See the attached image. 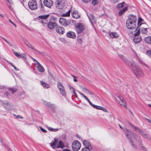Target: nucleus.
<instances>
[{
  "mask_svg": "<svg viewBox=\"0 0 151 151\" xmlns=\"http://www.w3.org/2000/svg\"><path fill=\"white\" fill-rule=\"evenodd\" d=\"M137 18L136 16L133 14L129 15V18L127 21L126 25L127 27L129 29H134V31L137 30L136 27V22Z\"/></svg>",
  "mask_w": 151,
  "mask_h": 151,
  "instance_id": "f257e3e1",
  "label": "nucleus"
},
{
  "mask_svg": "<svg viewBox=\"0 0 151 151\" xmlns=\"http://www.w3.org/2000/svg\"><path fill=\"white\" fill-rule=\"evenodd\" d=\"M127 138L130 142V143L133 147H136V144L137 140L134 137V135L131 131L127 128H124L123 129Z\"/></svg>",
  "mask_w": 151,
  "mask_h": 151,
  "instance_id": "f03ea898",
  "label": "nucleus"
},
{
  "mask_svg": "<svg viewBox=\"0 0 151 151\" xmlns=\"http://www.w3.org/2000/svg\"><path fill=\"white\" fill-rule=\"evenodd\" d=\"M131 65L133 72L137 77L142 76H144L143 71L139 66L135 63H132Z\"/></svg>",
  "mask_w": 151,
  "mask_h": 151,
  "instance_id": "7ed1b4c3",
  "label": "nucleus"
},
{
  "mask_svg": "<svg viewBox=\"0 0 151 151\" xmlns=\"http://www.w3.org/2000/svg\"><path fill=\"white\" fill-rule=\"evenodd\" d=\"M128 123L133 129H134L135 131L140 134L143 137L147 139H149V138L147 134L143 132L141 129L137 127L134 126L129 121H128Z\"/></svg>",
  "mask_w": 151,
  "mask_h": 151,
  "instance_id": "20e7f679",
  "label": "nucleus"
},
{
  "mask_svg": "<svg viewBox=\"0 0 151 151\" xmlns=\"http://www.w3.org/2000/svg\"><path fill=\"white\" fill-rule=\"evenodd\" d=\"M128 123L133 129H134L135 131L140 134L143 137L147 139H149V138L147 134L143 132L141 129L137 127L134 126L129 121H128Z\"/></svg>",
  "mask_w": 151,
  "mask_h": 151,
  "instance_id": "39448f33",
  "label": "nucleus"
},
{
  "mask_svg": "<svg viewBox=\"0 0 151 151\" xmlns=\"http://www.w3.org/2000/svg\"><path fill=\"white\" fill-rule=\"evenodd\" d=\"M140 28H139L137 31L134 34V41L136 43H138L140 42L142 40V38L141 37L138 36L140 33Z\"/></svg>",
  "mask_w": 151,
  "mask_h": 151,
  "instance_id": "423d86ee",
  "label": "nucleus"
},
{
  "mask_svg": "<svg viewBox=\"0 0 151 151\" xmlns=\"http://www.w3.org/2000/svg\"><path fill=\"white\" fill-rule=\"evenodd\" d=\"M72 147L74 151H77L80 148L81 144L78 141L75 140L73 142Z\"/></svg>",
  "mask_w": 151,
  "mask_h": 151,
  "instance_id": "0eeeda50",
  "label": "nucleus"
},
{
  "mask_svg": "<svg viewBox=\"0 0 151 151\" xmlns=\"http://www.w3.org/2000/svg\"><path fill=\"white\" fill-rule=\"evenodd\" d=\"M57 86L58 88L60 90V94L63 96H65L66 95V93L63 84L60 83L58 82L57 83Z\"/></svg>",
  "mask_w": 151,
  "mask_h": 151,
  "instance_id": "6e6552de",
  "label": "nucleus"
},
{
  "mask_svg": "<svg viewBox=\"0 0 151 151\" xmlns=\"http://www.w3.org/2000/svg\"><path fill=\"white\" fill-rule=\"evenodd\" d=\"M28 4L29 8L32 10H35L37 9V3L35 1H29Z\"/></svg>",
  "mask_w": 151,
  "mask_h": 151,
  "instance_id": "1a4fd4ad",
  "label": "nucleus"
},
{
  "mask_svg": "<svg viewBox=\"0 0 151 151\" xmlns=\"http://www.w3.org/2000/svg\"><path fill=\"white\" fill-rule=\"evenodd\" d=\"M1 103L0 104L3 106L4 108L7 110H10L11 109L10 104L8 101L6 100L3 101L0 100Z\"/></svg>",
  "mask_w": 151,
  "mask_h": 151,
  "instance_id": "9d476101",
  "label": "nucleus"
},
{
  "mask_svg": "<svg viewBox=\"0 0 151 151\" xmlns=\"http://www.w3.org/2000/svg\"><path fill=\"white\" fill-rule=\"evenodd\" d=\"M75 27L76 31L78 33L82 32L84 29L83 26L81 23L76 24L75 25Z\"/></svg>",
  "mask_w": 151,
  "mask_h": 151,
  "instance_id": "9b49d317",
  "label": "nucleus"
},
{
  "mask_svg": "<svg viewBox=\"0 0 151 151\" xmlns=\"http://www.w3.org/2000/svg\"><path fill=\"white\" fill-rule=\"evenodd\" d=\"M59 22L61 25L65 26H68L70 24V22L63 18H60L59 20Z\"/></svg>",
  "mask_w": 151,
  "mask_h": 151,
  "instance_id": "f8f14e48",
  "label": "nucleus"
},
{
  "mask_svg": "<svg viewBox=\"0 0 151 151\" xmlns=\"http://www.w3.org/2000/svg\"><path fill=\"white\" fill-rule=\"evenodd\" d=\"M55 7L59 9H62L63 7V4L62 0H57L55 3Z\"/></svg>",
  "mask_w": 151,
  "mask_h": 151,
  "instance_id": "ddd939ff",
  "label": "nucleus"
},
{
  "mask_svg": "<svg viewBox=\"0 0 151 151\" xmlns=\"http://www.w3.org/2000/svg\"><path fill=\"white\" fill-rule=\"evenodd\" d=\"M43 3L45 6L49 8L53 4V1L52 0H44Z\"/></svg>",
  "mask_w": 151,
  "mask_h": 151,
  "instance_id": "4468645a",
  "label": "nucleus"
},
{
  "mask_svg": "<svg viewBox=\"0 0 151 151\" xmlns=\"http://www.w3.org/2000/svg\"><path fill=\"white\" fill-rule=\"evenodd\" d=\"M37 67L38 68V70L41 72H43L45 70L44 68L40 64V63L37 61H36Z\"/></svg>",
  "mask_w": 151,
  "mask_h": 151,
  "instance_id": "2eb2a0df",
  "label": "nucleus"
},
{
  "mask_svg": "<svg viewBox=\"0 0 151 151\" xmlns=\"http://www.w3.org/2000/svg\"><path fill=\"white\" fill-rule=\"evenodd\" d=\"M47 26L49 29H53L55 27H56L57 24L55 22H50L47 24Z\"/></svg>",
  "mask_w": 151,
  "mask_h": 151,
  "instance_id": "dca6fc26",
  "label": "nucleus"
},
{
  "mask_svg": "<svg viewBox=\"0 0 151 151\" xmlns=\"http://www.w3.org/2000/svg\"><path fill=\"white\" fill-rule=\"evenodd\" d=\"M67 36L73 39H75L76 37L75 33L71 31H69L66 34Z\"/></svg>",
  "mask_w": 151,
  "mask_h": 151,
  "instance_id": "f3484780",
  "label": "nucleus"
},
{
  "mask_svg": "<svg viewBox=\"0 0 151 151\" xmlns=\"http://www.w3.org/2000/svg\"><path fill=\"white\" fill-rule=\"evenodd\" d=\"M87 15L91 24L95 22L96 19L93 14H91L89 15L87 14Z\"/></svg>",
  "mask_w": 151,
  "mask_h": 151,
  "instance_id": "a211bd4d",
  "label": "nucleus"
},
{
  "mask_svg": "<svg viewBox=\"0 0 151 151\" xmlns=\"http://www.w3.org/2000/svg\"><path fill=\"white\" fill-rule=\"evenodd\" d=\"M56 32L60 34H63L64 29L62 27L58 26L56 28Z\"/></svg>",
  "mask_w": 151,
  "mask_h": 151,
  "instance_id": "6ab92c4d",
  "label": "nucleus"
},
{
  "mask_svg": "<svg viewBox=\"0 0 151 151\" xmlns=\"http://www.w3.org/2000/svg\"><path fill=\"white\" fill-rule=\"evenodd\" d=\"M83 143L84 146H85V147L92 149L91 144L90 142L86 140H83Z\"/></svg>",
  "mask_w": 151,
  "mask_h": 151,
  "instance_id": "aec40b11",
  "label": "nucleus"
},
{
  "mask_svg": "<svg viewBox=\"0 0 151 151\" xmlns=\"http://www.w3.org/2000/svg\"><path fill=\"white\" fill-rule=\"evenodd\" d=\"M58 140L56 139H54V141L50 143V145L52 147L53 149H55L57 148V144L58 143Z\"/></svg>",
  "mask_w": 151,
  "mask_h": 151,
  "instance_id": "412c9836",
  "label": "nucleus"
},
{
  "mask_svg": "<svg viewBox=\"0 0 151 151\" xmlns=\"http://www.w3.org/2000/svg\"><path fill=\"white\" fill-rule=\"evenodd\" d=\"M144 20L141 17H139L138 19L137 25L138 27H137V29L142 24L144 23Z\"/></svg>",
  "mask_w": 151,
  "mask_h": 151,
  "instance_id": "4be33fe9",
  "label": "nucleus"
},
{
  "mask_svg": "<svg viewBox=\"0 0 151 151\" xmlns=\"http://www.w3.org/2000/svg\"><path fill=\"white\" fill-rule=\"evenodd\" d=\"M127 10V7H125L124 9L120 10L118 13L119 16H122L124 15L125 12Z\"/></svg>",
  "mask_w": 151,
  "mask_h": 151,
  "instance_id": "5701e85b",
  "label": "nucleus"
},
{
  "mask_svg": "<svg viewBox=\"0 0 151 151\" xmlns=\"http://www.w3.org/2000/svg\"><path fill=\"white\" fill-rule=\"evenodd\" d=\"M137 142H138V143L140 145H141L140 147V149L141 150H142L143 151H146V148H145V147H143L142 145V140L140 139H139L137 140ZM137 142L136 144H137ZM136 147H137V146L136 145V147H135V148H136Z\"/></svg>",
  "mask_w": 151,
  "mask_h": 151,
  "instance_id": "b1692460",
  "label": "nucleus"
},
{
  "mask_svg": "<svg viewBox=\"0 0 151 151\" xmlns=\"http://www.w3.org/2000/svg\"><path fill=\"white\" fill-rule=\"evenodd\" d=\"M119 56L122 59L124 62L126 64H127L128 63V60L127 58L123 55L122 54H119Z\"/></svg>",
  "mask_w": 151,
  "mask_h": 151,
  "instance_id": "393cba45",
  "label": "nucleus"
},
{
  "mask_svg": "<svg viewBox=\"0 0 151 151\" xmlns=\"http://www.w3.org/2000/svg\"><path fill=\"white\" fill-rule=\"evenodd\" d=\"M58 144L59 145L57 146V148H61V149H63L64 147L65 146L64 143L61 140L59 141Z\"/></svg>",
  "mask_w": 151,
  "mask_h": 151,
  "instance_id": "a878e982",
  "label": "nucleus"
},
{
  "mask_svg": "<svg viewBox=\"0 0 151 151\" xmlns=\"http://www.w3.org/2000/svg\"><path fill=\"white\" fill-rule=\"evenodd\" d=\"M72 15L74 18L78 19L80 18V16L76 13V12H73L72 13Z\"/></svg>",
  "mask_w": 151,
  "mask_h": 151,
  "instance_id": "bb28decb",
  "label": "nucleus"
},
{
  "mask_svg": "<svg viewBox=\"0 0 151 151\" xmlns=\"http://www.w3.org/2000/svg\"><path fill=\"white\" fill-rule=\"evenodd\" d=\"M40 83L42 86L45 88H48L50 87V85L43 81H41Z\"/></svg>",
  "mask_w": 151,
  "mask_h": 151,
  "instance_id": "cd10ccee",
  "label": "nucleus"
},
{
  "mask_svg": "<svg viewBox=\"0 0 151 151\" xmlns=\"http://www.w3.org/2000/svg\"><path fill=\"white\" fill-rule=\"evenodd\" d=\"M25 44L29 47L30 48L32 49L33 50L35 51H36V52H37L38 53H40V51H39L38 50H37L36 49L34 48V47L32 45L30 44V43L28 42L27 43H25Z\"/></svg>",
  "mask_w": 151,
  "mask_h": 151,
  "instance_id": "c85d7f7f",
  "label": "nucleus"
},
{
  "mask_svg": "<svg viewBox=\"0 0 151 151\" xmlns=\"http://www.w3.org/2000/svg\"><path fill=\"white\" fill-rule=\"evenodd\" d=\"M81 87V88L82 89V90L84 92L89 95L93 94V93H92L90 92L86 88L83 87L82 86Z\"/></svg>",
  "mask_w": 151,
  "mask_h": 151,
  "instance_id": "c756f323",
  "label": "nucleus"
},
{
  "mask_svg": "<svg viewBox=\"0 0 151 151\" xmlns=\"http://www.w3.org/2000/svg\"><path fill=\"white\" fill-rule=\"evenodd\" d=\"M109 35L111 38H115L118 37V35L116 32H111L109 34Z\"/></svg>",
  "mask_w": 151,
  "mask_h": 151,
  "instance_id": "7c9ffc66",
  "label": "nucleus"
},
{
  "mask_svg": "<svg viewBox=\"0 0 151 151\" xmlns=\"http://www.w3.org/2000/svg\"><path fill=\"white\" fill-rule=\"evenodd\" d=\"M144 40L146 43L151 44V36H148L145 37Z\"/></svg>",
  "mask_w": 151,
  "mask_h": 151,
  "instance_id": "2f4dec72",
  "label": "nucleus"
},
{
  "mask_svg": "<svg viewBox=\"0 0 151 151\" xmlns=\"http://www.w3.org/2000/svg\"><path fill=\"white\" fill-rule=\"evenodd\" d=\"M49 16V14H47V15H42L40 16L39 17V18L40 19H46Z\"/></svg>",
  "mask_w": 151,
  "mask_h": 151,
  "instance_id": "473e14b6",
  "label": "nucleus"
},
{
  "mask_svg": "<svg viewBox=\"0 0 151 151\" xmlns=\"http://www.w3.org/2000/svg\"><path fill=\"white\" fill-rule=\"evenodd\" d=\"M125 2H123L119 4L117 6V8L119 9H120V8H122L124 6V4Z\"/></svg>",
  "mask_w": 151,
  "mask_h": 151,
  "instance_id": "72a5a7b5",
  "label": "nucleus"
},
{
  "mask_svg": "<svg viewBox=\"0 0 151 151\" xmlns=\"http://www.w3.org/2000/svg\"><path fill=\"white\" fill-rule=\"evenodd\" d=\"M40 22L42 24L44 25V26H45V24H47V22L46 19H39Z\"/></svg>",
  "mask_w": 151,
  "mask_h": 151,
  "instance_id": "f704fd0d",
  "label": "nucleus"
},
{
  "mask_svg": "<svg viewBox=\"0 0 151 151\" xmlns=\"http://www.w3.org/2000/svg\"><path fill=\"white\" fill-rule=\"evenodd\" d=\"M119 104L121 105L122 106L124 107L125 108H127V104L124 100L122 101H120L119 102Z\"/></svg>",
  "mask_w": 151,
  "mask_h": 151,
  "instance_id": "c9c22d12",
  "label": "nucleus"
},
{
  "mask_svg": "<svg viewBox=\"0 0 151 151\" xmlns=\"http://www.w3.org/2000/svg\"><path fill=\"white\" fill-rule=\"evenodd\" d=\"M48 129L50 131L55 132L58 130L59 129L58 128L53 129L51 127H47Z\"/></svg>",
  "mask_w": 151,
  "mask_h": 151,
  "instance_id": "e433bc0d",
  "label": "nucleus"
},
{
  "mask_svg": "<svg viewBox=\"0 0 151 151\" xmlns=\"http://www.w3.org/2000/svg\"><path fill=\"white\" fill-rule=\"evenodd\" d=\"M71 12L70 10H69L68 12L65 13L63 14V17H68L70 16V13Z\"/></svg>",
  "mask_w": 151,
  "mask_h": 151,
  "instance_id": "4c0bfd02",
  "label": "nucleus"
},
{
  "mask_svg": "<svg viewBox=\"0 0 151 151\" xmlns=\"http://www.w3.org/2000/svg\"><path fill=\"white\" fill-rule=\"evenodd\" d=\"M141 32L142 33L145 34L148 31L147 28H142L141 29Z\"/></svg>",
  "mask_w": 151,
  "mask_h": 151,
  "instance_id": "58836bf2",
  "label": "nucleus"
},
{
  "mask_svg": "<svg viewBox=\"0 0 151 151\" xmlns=\"http://www.w3.org/2000/svg\"><path fill=\"white\" fill-rule=\"evenodd\" d=\"M19 58H23L24 59L26 60L27 58V56L24 53L20 54V56Z\"/></svg>",
  "mask_w": 151,
  "mask_h": 151,
  "instance_id": "ea45409f",
  "label": "nucleus"
},
{
  "mask_svg": "<svg viewBox=\"0 0 151 151\" xmlns=\"http://www.w3.org/2000/svg\"><path fill=\"white\" fill-rule=\"evenodd\" d=\"M147 51H150L149 50H148V48L147 47H145L142 50V51L143 52L145 53L146 54H147Z\"/></svg>",
  "mask_w": 151,
  "mask_h": 151,
  "instance_id": "a19ab883",
  "label": "nucleus"
},
{
  "mask_svg": "<svg viewBox=\"0 0 151 151\" xmlns=\"http://www.w3.org/2000/svg\"><path fill=\"white\" fill-rule=\"evenodd\" d=\"M9 90L12 93H13L16 91L17 89L14 88H9Z\"/></svg>",
  "mask_w": 151,
  "mask_h": 151,
  "instance_id": "79ce46f5",
  "label": "nucleus"
},
{
  "mask_svg": "<svg viewBox=\"0 0 151 151\" xmlns=\"http://www.w3.org/2000/svg\"><path fill=\"white\" fill-rule=\"evenodd\" d=\"M98 0H93L92 1V4L94 5H95L97 4H98Z\"/></svg>",
  "mask_w": 151,
  "mask_h": 151,
  "instance_id": "37998d69",
  "label": "nucleus"
},
{
  "mask_svg": "<svg viewBox=\"0 0 151 151\" xmlns=\"http://www.w3.org/2000/svg\"><path fill=\"white\" fill-rule=\"evenodd\" d=\"M2 38L6 42L9 46H12L13 45H12L10 42H9L8 41H7L5 38H4L2 37Z\"/></svg>",
  "mask_w": 151,
  "mask_h": 151,
  "instance_id": "c03bdc74",
  "label": "nucleus"
},
{
  "mask_svg": "<svg viewBox=\"0 0 151 151\" xmlns=\"http://www.w3.org/2000/svg\"><path fill=\"white\" fill-rule=\"evenodd\" d=\"M94 108L96 109H101V106H97L96 105H95L94 104H93V106H92Z\"/></svg>",
  "mask_w": 151,
  "mask_h": 151,
  "instance_id": "a18cd8bd",
  "label": "nucleus"
},
{
  "mask_svg": "<svg viewBox=\"0 0 151 151\" xmlns=\"http://www.w3.org/2000/svg\"><path fill=\"white\" fill-rule=\"evenodd\" d=\"M91 149L87 147H84L83 148L81 151H90V150Z\"/></svg>",
  "mask_w": 151,
  "mask_h": 151,
  "instance_id": "49530a36",
  "label": "nucleus"
},
{
  "mask_svg": "<svg viewBox=\"0 0 151 151\" xmlns=\"http://www.w3.org/2000/svg\"><path fill=\"white\" fill-rule=\"evenodd\" d=\"M69 87L70 88V89H72L73 90V93H74L76 95V97H77V95H76V92H75V90H74V88H73V87H72L70 86H69Z\"/></svg>",
  "mask_w": 151,
  "mask_h": 151,
  "instance_id": "de8ad7c7",
  "label": "nucleus"
},
{
  "mask_svg": "<svg viewBox=\"0 0 151 151\" xmlns=\"http://www.w3.org/2000/svg\"><path fill=\"white\" fill-rule=\"evenodd\" d=\"M78 93L81 95L82 96H83V97H84V98L86 100H87L88 99V98L86 96H85L83 93H82L81 92H80L79 91H78Z\"/></svg>",
  "mask_w": 151,
  "mask_h": 151,
  "instance_id": "09e8293b",
  "label": "nucleus"
},
{
  "mask_svg": "<svg viewBox=\"0 0 151 151\" xmlns=\"http://www.w3.org/2000/svg\"><path fill=\"white\" fill-rule=\"evenodd\" d=\"M14 55L17 57L19 58L20 56V54H19L17 52H14Z\"/></svg>",
  "mask_w": 151,
  "mask_h": 151,
  "instance_id": "8fccbe9b",
  "label": "nucleus"
},
{
  "mask_svg": "<svg viewBox=\"0 0 151 151\" xmlns=\"http://www.w3.org/2000/svg\"><path fill=\"white\" fill-rule=\"evenodd\" d=\"M117 97L119 99H120L121 101H122L124 100V98L121 96H117Z\"/></svg>",
  "mask_w": 151,
  "mask_h": 151,
  "instance_id": "3c124183",
  "label": "nucleus"
},
{
  "mask_svg": "<svg viewBox=\"0 0 151 151\" xmlns=\"http://www.w3.org/2000/svg\"><path fill=\"white\" fill-rule=\"evenodd\" d=\"M39 127L40 129L42 132H47L46 130L45 129H44L41 126H40Z\"/></svg>",
  "mask_w": 151,
  "mask_h": 151,
  "instance_id": "603ef678",
  "label": "nucleus"
},
{
  "mask_svg": "<svg viewBox=\"0 0 151 151\" xmlns=\"http://www.w3.org/2000/svg\"><path fill=\"white\" fill-rule=\"evenodd\" d=\"M100 110H101L105 112H106L107 111V110L106 108L102 107H101Z\"/></svg>",
  "mask_w": 151,
  "mask_h": 151,
  "instance_id": "864d4df0",
  "label": "nucleus"
},
{
  "mask_svg": "<svg viewBox=\"0 0 151 151\" xmlns=\"http://www.w3.org/2000/svg\"><path fill=\"white\" fill-rule=\"evenodd\" d=\"M14 115L17 118L22 119H23V117L19 115H15V114H14Z\"/></svg>",
  "mask_w": 151,
  "mask_h": 151,
  "instance_id": "5fc2aeb1",
  "label": "nucleus"
},
{
  "mask_svg": "<svg viewBox=\"0 0 151 151\" xmlns=\"http://www.w3.org/2000/svg\"><path fill=\"white\" fill-rule=\"evenodd\" d=\"M147 55L151 57V51H147Z\"/></svg>",
  "mask_w": 151,
  "mask_h": 151,
  "instance_id": "6e6d98bb",
  "label": "nucleus"
},
{
  "mask_svg": "<svg viewBox=\"0 0 151 151\" xmlns=\"http://www.w3.org/2000/svg\"><path fill=\"white\" fill-rule=\"evenodd\" d=\"M77 42L79 44H81L82 42V40L81 38H79L77 39Z\"/></svg>",
  "mask_w": 151,
  "mask_h": 151,
  "instance_id": "4d7b16f0",
  "label": "nucleus"
},
{
  "mask_svg": "<svg viewBox=\"0 0 151 151\" xmlns=\"http://www.w3.org/2000/svg\"><path fill=\"white\" fill-rule=\"evenodd\" d=\"M9 20L12 24L14 25L15 27H17L16 25L10 19H9Z\"/></svg>",
  "mask_w": 151,
  "mask_h": 151,
  "instance_id": "13d9d810",
  "label": "nucleus"
},
{
  "mask_svg": "<svg viewBox=\"0 0 151 151\" xmlns=\"http://www.w3.org/2000/svg\"><path fill=\"white\" fill-rule=\"evenodd\" d=\"M87 101L89 102V104L92 106L93 104L88 99L87 100Z\"/></svg>",
  "mask_w": 151,
  "mask_h": 151,
  "instance_id": "bf43d9fd",
  "label": "nucleus"
},
{
  "mask_svg": "<svg viewBox=\"0 0 151 151\" xmlns=\"http://www.w3.org/2000/svg\"><path fill=\"white\" fill-rule=\"evenodd\" d=\"M145 119L151 124V119H149L147 118H145Z\"/></svg>",
  "mask_w": 151,
  "mask_h": 151,
  "instance_id": "052dcab7",
  "label": "nucleus"
},
{
  "mask_svg": "<svg viewBox=\"0 0 151 151\" xmlns=\"http://www.w3.org/2000/svg\"><path fill=\"white\" fill-rule=\"evenodd\" d=\"M85 3H88L91 0H82Z\"/></svg>",
  "mask_w": 151,
  "mask_h": 151,
  "instance_id": "680f3d73",
  "label": "nucleus"
},
{
  "mask_svg": "<svg viewBox=\"0 0 151 151\" xmlns=\"http://www.w3.org/2000/svg\"><path fill=\"white\" fill-rule=\"evenodd\" d=\"M112 2L114 3H115L118 2V0H112Z\"/></svg>",
  "mask_w": 151,
  "mask_h": 151,
  "instance_id": "e2e57ef3",
  "label": "nucleus"
},
{
  "mask_svg": "<svg viewBox=\"0 0 151 151\" xmlns=\"http://www.w3.org/2000/svg\"><path fill=\"white\" fill-rule=\"evenodd\" d=\"M143 65H144L146 67L148 68L149 69H150L149 67L147 65L145 64V63H144Z\"/></svg>",
  "mask_w": 151,
  "mask_h": 151,
  "instance_id": "0e129e2a",
  "label": "nucleus"
},
{
  "mask_svg": "<svg viewBox=\"0 0 151 151\" xmlns=\"http://www.w3.org/2000/svg\"><path fill=\"white\" fill-rule=\"evenodd\" d=\"M0 141L2 142V145H3V140L2 138H0Z\"/></svg>",
  "mask_w": 151,
  "mask_h": 151,
  "instance_id": "69168bd1",
  "label": "nucleus"
},
{
  "mask_svg": "<svg viewBox=\"0 0 151 151\" xmlns=\"http://www.w3.org/2000/svg\"><path fill=\"white\" fill-rule=\"evenodd\" d=\"M63 151H70V150L68 149H65L63 150Z\"/></svg>",
  "mask_w": 151,
  "mask_h": 151,
  "instance_id": "338daca9",
  "label": "nucleus"
},
{
  "mask_svg": "<svg viewBox=\"0 0 151 151\" xmlns=\"http://www.w3.org/2000/svg\"><path fill=\"white\" fill-rule=\"evenodd\" d=\"M7 1L10 4H12V2L11 0H7Z\"/></svg>",
  "mask_w": 151,
  "mask_h": 151,
  "instance_id": "774afa93",
  "label": "nucleus"
}]
</instances>
